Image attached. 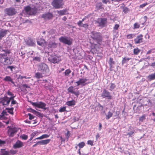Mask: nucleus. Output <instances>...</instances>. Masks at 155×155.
<instances>
[{"label":"nucleus","mask_w":155,"mask_h":155,"mask_svg":"<svg viewBox=\"0 0 155 155\" xmlns=\"http://www.w3.org/2000/svg\"><path fill=\"white\" fill-rule=\"evenodd\" d=\"M128 11V9L127 8H125L123 9V12L126 13Z\"/></svg>","instance_id":"60"},{"label":"nucleus","mask_w":155,"mask_h":155,"mask_svg":"<svg viewBox=\"0 0 155 155\" xmlns=\"http://www.w3.org/2000/svg\"><path fill=\"white\" fill-rule=\"evenodd\" d=\"M48 46L50 48H55L57 46V44L54 42H51L48 45Z\"/></svg>","instance_id":"33"},{"label":"nucleus","mask_w":155,"mask_h":155,"mask_svg":"<svg viewBox=\"0 0 155 155\" xmlns=\"http://www.w3.org/2000/svg\"><path fill=\"white\" fill-rule=\"evenodd\" d=\"M136 36V34H131L128 35L126 37L128 39H131L133 38Z\"/></svg>","instance_id":"32"},{"label":"nucleus","mask_w":155,"mask_h":155,"mask_svg":"<svg viewBox=\"0 0 155 155\" xmlns=\"http://www.w3.org/2000/svg\"><path fill=\"white\" fill-rule=\"evenodd\" d=\"M101 96L104 98H107L109 100L111 99L112 97L110 93L105 89L103 90L101 94Z\"/></svg>","instance_id":"13"},{"label":"nucleus","mask_w":155,"mask_h":155,"mask_svg":"<svg viewBox=\"0 0 155 155\" xmlns=\"http://www.w3.org/2000/svg\"><path fill=\"white\" fill-rule=\"evenodd\" d=\"M75 101L74 100L68 101L66 102V104L68 106H73L75 104Z\"/></svg>","instance_id":"23"},{"label":"nucleus","mask_w":155,"mask_h":155,"mask_svg":"<svg viewBox=\"0 0 155 155\" xmlns=\"http://www.w3.org/2000/svg\"><path fill=\"white\" fill-rule=\"evenodd\" d=\"M108 86H109V90L110 91H112L116 87L115 84L113 83H110Z\"/></svg>","instance_id":"28"},{"label":"nucleus","mask_w":155,"mask_h":155,"mask_svg":"<svg viewBox=\"0 0 155 155\" xmlns=\"http://www.w3.org/2000/svg\"><path fill=\"white\" fill-rule=\"evenodd\" d=\"M16 132V130L14 129H10L8 131V134L10 137H12Z\"/></svg>","instance_id":"20"},{"label":"nucleus","mask_w":155,"mask_h":155,"mask_svg":"<svg viewBox=\"0 0 155 155\" xmlns=\"http://www.w3.org/2000/svg\"><path fill=\"white\" fill-rule=\"evenodd\" d=\"M7 30L2 29L0 31V40L2 39V38L5 36L6 34Z\"/></svg>","instance_id":"21"},{"label":"nucleus","mask_w":155,"mask_h":155,"mask_svg":"<svg viewBox=\"0 0 155 155\" xmlns=\"http://www.w3.org/2000/svg\"><path fill=\"white\" fill-rule=\"evenodd\" d=\"M143 36L140 34L138 35L134 39V41L136 44H138L143 42Z\"/></svg>","instance_id":"14"},{"label":"nucleus","mask_w":155,"mask_h":155,"mask_svg":"<svg viewBox=\"0 0 155 155\" xmlns=\"http://www.w3.org/2000/svg\"><path fill=\"white\" fill-rule=\"evenodd\" d=\"M25 41L26 44L29 46H33L35 45L34 40L31 38H28Z\"/></svg>","instance_id":"16"},{"label":"nucleus","mask_w":155,"mask_h":155,"mask_svg":"<svg viewBox=\"0 0 155 155\" xmlns=\"http://www.w3.org/2000/svg\"><path fill=\"white\" fill-rule=\"evenodd\" d=\"M9 58L8 57H6L5 58H4V63L5 64H7L8 63L7 61H8Z\"/></svg>","instance_id":"54"},{"label":"nucleus","mask_w":155,"mask_h":155,"mask_svg":"<svg viewBox=\"0 0 155 155\" xmlns=\"http://www.w3.org/2000/svg\"><path fill=\"white\" fill-rule=\"evenodd\" d=\"M15 95L14 96H12L11 97L9 98V102H10L11 101L14 100V98L15 97Z\"/></svg>","instance_id":"56"},{"label":"nucleus","mask_w":155,"mask_h":155,"mask_svg":"<svg viewBox=\"0 0 155 155\" xmlns=\"http://www.w3.org/2000/svg\"><path fill=\"white\" fill-rule=\"evenodd\" d=\"M5 14L9 16H12L16 14V12L15 8H5L4 10Z\"/></svg>","instance_id":"8"},{"label":"nucleus","mask_w":155,"mask_h":155,"mask_svg":"<svg viewBox=\"0 0 155 155\" xmlns=\"http://www.w3.org/2000/svg\"><path fill=\"white\" fill-rule=\"evenodd\" d=\"M38 70L44 74L45 72L49 71V69L47 65L44 63H42L39 65Z\"/></svg>","instance_id":"5"},{"label":"nucleus","mask_w":155,"mask_h":155,"mask_svg":"<svg viewBox=\"0 0 155 155\" xmlns=\"http://www.w3.org/2000/svg\"><path fill=\"white\" fill-rule=\"evenodd\" d=\"M78 145L80 148H81L84 146L85 143L84 142H82L79 143Z\"/></svg>","instance_id":"43"},{"label":"nucleus","mask_w":155,"mask_h":155,"mask_svg":"<svg viewBox=\"0 0 155 155\" xmlns=\"http://www.w3.org/2000/svg\"><path fill=\"white\" fill-rule=\"evenodd\" d=\"M67 12V9H64L58 11L57 13L59 15H66Z\"/></svg>","instance_id":"22"},{"label":"nucleus","mask_w":155,"mask_h":155,"mask_svg":"<svg viewBox=\"0 0 155 155\" xmlns=\"http://www.w3.org/2000/svg\"><path fill=\"white\" fill-rule=\"evenodd\" d=\"M28 115L29 116V119L30 120H32L35 117L30 113L28 114Z\"/></svg>","instance_id":"47"},{"label":"nucleus","mask_w":155,"mask_h":155,"mask_svg":"<svg viewBox=\"0 0 155 155\" xmlns=\"http://www.w3.org/2000/svg\"><path fill=\"white\" fill-rule=\"evenodd\" d=\"M51 141V139H48L45 140H43L38 142L37 143L38 144L45 145L46 144L49 143Z\"/></svg>","instance_id":"19"},{"label":"nucleus","mask_w":155,"mask_h":155,"mask_svg":"<svg viewBox=\"0 0 155 155\" xmlns=\"http://www.w3.org/2000/svg\"><path fill=\"white\" fill-rule=\"evenodd\" d=\"M82 21H79L78 23L77 24L79 26H81L82 25Z\"/></svg>","instance_id":"58"},{"label":"nucleus","mask_w":155,"mask_h":155,"mask_svg":"<svg viewBox=\"0 0 155 155\" xmlns=\"http://www.w3.org/2000/svg\"><path fill=\"white\" fill-rule=\"evenodd\" d=\"M61 59L60 56L56 55H51V57L49 58V61L54 64L58 63Z\"/></svg>","instance_id":"9"},{"label":"nucleus","mask_w":155,"mask_h":155,"mask_svg":"<svg viewBox=\"0 0 155 155\" xmlns=\"http://www.w3.org/2000/svg\"><path fill=\"white\" fill-rule=\"evenodd\" d=\"M3 80L5 82H7L8 83L11 82L13 84H15V82L13 81L12 79L10 76H6Z\"/></svg>","instance_id":"18"},{"label":"nucleus","mask_w":155,"mask_h":155,"mask_svg":"<svg viewBox=\"0 0 155 155\" xmlns=\"http://www.w3.org/2000/svg\"><path fill=\"white\" fill-rule=\"evenodd\" d=\"M37 133L38 132L36 131L33 132L31 135V137L32 138H33Z\"/></svg>","instance_id":"53"},{"label":"nucleus","mask_w":155,"mask_h":155,"mask_svg":"<svg viewBox=\"0 0 155 155\" xmlns=\"http://www.w3.org/2000/svg\"><path fill=\"white\" fill-rule=\"evenodd\" d=\"M108 63L110 68H112L113 65L115 64V62L113 61V58L111 57H110L109 58Z\"/></svg>","instance_id":"26"},{"label":"nucleus","mask_w":155,"mask_h":155,"mask_svg":"<svg viewBox=\"0 0 155 155\" xmlns=\"http://www.w3.org/2000/svg\"><path fill=\"white\" fill-rule=\"evenodd\" d=\"M11 153L13 154H15L17 153V151L15 150H10Z\"/></svg>","instance_id":"61"},{"label":"nucleus","mask_w":155,"mask_h":155,"mask_svg":"<svg viewBox=\"0 0 155 155\" xmlns=\"http://www.w3.org/2000/svg\"><path fill=\"white\" fill-rule=\"evenodd\" d=\"M66 110V107H61L60 108V110H59V111L60 112H64Z\"/></svg>","instance_id":"46"},{"label":"nucleus","mask_w":155,"mask_h":155,"mask_svg":"<svg viewBox=\"0 0 155 155\" xmlns=\"http://www.w3.org/2000/svg\"><path fill=\"white\" fill-rule=\"evenodd\" d=\"M0 155H9L8 151L5 150V149H1V154Z\"/></svg>","instance_id":"29"},{"label":"nucleus","mask_w":155,"mask_h":155,"mask_svg":"<svg viewBox=\"0 0 155 155\" xmlns=\"http://www.w3.org/2000/svg\"><path fill=\"white\" fill-rule=\"evenodd\" d=\"M140 50L137 48L134 49V53L135 55H137L140 53Z\"/></svg>","instance_id":"40"},{"label":"nucleus","mask_w":155,"mask_h":155,"mask_svg":"<svg viewBox=\"0 0 155 155\" xmlns=\"http://www.w3.org/2000/svg\"><path fill=\"white\" fill-rule=\"evenodd\" d=\"M20 137L23 140H26L28 139V136L26 135L23 134L20 136Z\"/></svg>","instance_id":"41"},{"label":"nucleus","mask_w":155,"mask_h":155,"mask_svg":"<svg viewBox=\"0 0 155 155\" xmlns=\"http://www.w3.org/2000/svg\"><path fill=\"white\" fill-rule=\"evenodd\" d=\"M18 78H20V79H22L23 78H25L26 79V78H26L25 76H23L21 75H19L18 76Z\"/></svg>","instance_id":"59"},{"label":"nucleus","mask_w":155,"mask_h":155,"mask_svg":"<svg viewBox=\"0 0 155 155\" xmlns=\"http://www.w3.org/2000/svg\"><path fill=\"white\" fill-rule=\"evenodd\" d=\"M148 78L150 81L155 79V73L149 75L148 76Z\"/></svg>","instance_id":"31"},{"label":"nucleus","mask_w":155,"mask_h":155,"mask_svg":"<svg viewBox=\"0 0 155 155\" xmlns=\"http://www.w3.org/2000/svg\"><path fill=\"white\" fill-rule=\"evenodd\" d=\"M113 114V113L111 112L110 111L108 112L107 114H106V119L108 120L110 119L112 117Z\"/></svg>","instance_id":"30"},{"label":"nucleus","mask_w":155,"mask_h":155,"mask_svg":"<svg viewBox=\"0 0 155 155\" xmlns=\"http://www.w3.org/2000/svg\"><path fill=\"white\" fill-rule=\"evenodd\" d=\"M102 2L103 3L107 4V3H110V0H102Z\"/></svg>","instance_id":"50"},{"label":"nucleus","mask_w":155,"mask_h":155,"mask_svg":"<svg viewBox=\"0 0 155 155\" xmlns=\"http://www.w3.org/2000/svg\"><path fill=\"white\" fill-rule=\"evenodd\" d=\"M5 142L4 141H2L0 140V146H2V145L4 144Z\"/></svg>","instance_id":"64"},{"label":"nucleus","mask_w":155,"mask_h":155,"mask_svg":"<svg viewBox=\"0 0 155 155\" xmlns=\"http://www.w3.org/2000/svg\"><path fill=\"white\" fill-rule=\"evenodd\" d=\"M147 5V3H143L140 5V7L143 8L145 6Z\"/></svg>","instance_id":"57"},{"label":"nucleus","mask_w":155,"mask_h":155,"mask_svg":"<svg viewBox=\"0 0 155 155\" xmlns=\"http://www.w3.org/2000/svg\"><path fill=\"white\" fill-rule=\"evenodd\" d=\"M146 117V115L145 114L143 115L141 117H140L139 118V120L141 122H143L144 120Z\"/></svg>","instance_id":"39"},{"label":"nucleus","mask_w":155,"mask_h":155,"mask_svg":"<svg viewBox=\"0 0 155 155\" xmlns=\"http://www.w3.org/2000/svg\"><path fill=\"white\" fill-rule=\"evenodd\" d=\"M42 136L43 137V139L48 138L50 136V135L47 134H43Z\"/></svg>","instance_id":"51"},{"label":"nucleus","mask_w":155,"mask_h":155,"mask_svg":"<svg viewBox=\"0 0 155 155\" xmlns=\"http://www.w3.org/2000/svg\"><path fill=\"white\" fill-rule=\"evenodd\" d=\"M154 52H155V50L154 49H151L150 50L148 51L147 52V54H149L154 53Z\"/></svg>","instance_id":"45"},{"label":"nucleus","mask_w":155,"mask_h":155,"mask_svg":"<svg viewBox=\"0 0 155 155\" xmlns=\"http://www.w3.org/2000/svg\"><path fill=\"white\" fill-rule=\"evenodd\" d=\"M31 104L34 107L45 110L46 109V108L45 107L46 106V104L44 103L41 102H31Z\"/></svg>","instance_id":"6"},{"label":"nucleus","mask_w":155,"mask_h":155,"mask_svg":"<svg viewBox=\"0 0 155 155\" xmlns=\"http://www.w3.org/2000/svg\"><path fill=\"white\" fill-rule=\"evenodd\" d=\"M25 9L26 12L29 15H34L37 13V8L35 6L31 7L28 6L25 8Z\"/></svg>","instance_id":"2"},{"label":"nucleus","mask_w":155,"mask_h":155,"mask_svg":"<svg viewBox=\"0 0 155 155\" xmlns=\"http://www.w3.org/2000/svg\"><path fill=\"white\" fill-rule=\"evenodd\" d=\"M134 29L138 28L140 27V25L137 23H135L134 25Z\"/></svg>","instance_id":"44"},{"label":"nucleus","mask_w":155,"mask_h":155,"mask_svg":"<svg viewBox=\"0 0 155 155\" xmlns=\"http://www.w3.org/2000/svg\"><path fill=\"white\" fill-rule=\"evenodd\" d=\"M22 86L24 87L25 88H30V87L28 85L26 84H22Z\"/></svg>","instance_id":"63"},{"label":"nucleus","mask_w":155,"mask_h":155,"mask_svg":"<svg viewBox=\"0 0 155 155\" xmlns=\"http://www.w3.org/2000/svg\"><path fill=\"white\" fill-rule=\"evenodd\" d=\"M13 109L14 108L13 107H12L10 108H6V110L7 111V112L12 115L13 114Z\"/></svg>","instance_id":"34"},{"label":"nucleus","mask_w":155,"mask_h":155,"mask_svg":"<svg viewBox=\"0 0 155 155\" xmlns=\"http://www.w3.org/2000/svg\"><path fill=\"white\" fill-rule=\"evenodd\" d=\"M87 144L92 146L94 145L93 142L91 140H89L87 141Z\"/></svg>","instance_id":"49"},{"label":"nucleus","mask_w":155,"mask_h":155,"mask_svg":"<svg viewBox=\"0 0 155 155\" xmlns=\"http://www.w3.org/2000/svg\"><path fill=\"white\" fill-rule=\"evenodd\" d=\"M37 42L38 45L42 47L44 45L45 41L44 40H42L41 41H38Z\"/></svg>","instance_id":"37"},{"label":"nucleus","mask_w":155,"mask_h":155,"mask_svg":"<svg viewBox=\"0 0 155 155\" xmlns=\"http://www.w3.org/2000/svg\"><path fill=\"white\" fill-rule=\"evenodd\" d=\"M78 90V88H74V87L71 86L68 88L67 90L68 92L74 94L78 97L80 94L79 91Z\"/></svg>","instance_id":"7"},{"label":"nucleus","mask_w":155,"mask_h":155,"mask_svg":"<svg viewBox=\"0 0 155 155\" xmlns=\"http://www.w3.org/2000/svg\"><path fill=\"white\" fill-rule=\"evenodd\" d=\"M119 27V25L118 24H116L114 26V30H118V29Z\"/></svg>","instance_id":"48"},{"label":"nucleus","mask_w":155,"mask_h":155,"mask_svg":"<svg viewBox=\"0 0 155 155\" xmlns=\"http://www.w3.org/2000/svg\"><path fill=\"white\" fill-rule=\"evenodd\" d=\"M87 80V78H80L79 79V80L76 82L75 83L77 84V86L81 85V86L83 87L87 84L86 82Z\"/></svg>","instance_id":"10"},{"label":"nucleus","mask_w":155,"mask_h":155,"mask_svg":"<svg viewBox=\"0 0 155 155\" xmlns=\"http://www.w3.org/2000/svg\"><path fill=\"white\" fill-rule=\"evenodd\" d=\"M9 103V97L7 96L0 98V104L3 105H8Z\"/></svg>","instance_id":"12"},{"label":"nucleus","mask_w":155,"mask_h":155,"mask_svg":"<svg viewBox=\"0 0 155 155\" xmlns=\"http://www.w3.org/2000/svg\"><path fill=\"white\" fill-rule=\"evenodd\" d=\"M7 94L9 96H12L14 95L9 90L8 91Z\"/></svg>","instance_id":"52"},{"label":"nucleus","mask_w":155,"mask_h":155,"mask_svg":"<svg viewBox=\"0 0 155 155\" xmlns=\"http://www.w3.org/2000/svg\"><path fill=\"white\" fill-rule=\"evenodd\" d=\"M6 109L5 110H4L0 115V117L2 119L4 118L5 116H7L8 115Z\"/></svg>","instance_id":"25"},{"label":"nucleus","mask_w":155,"mask_h":155,"mask_svg":"<svg viewBox=\"0 0 155 155\" xmlns=\"http://www.w3.org/2000/svg\"><path fill=\"white\" fill-rule=\"evenodd\" d=\"M63 4L62 0H54L51 3L52 5L56 9L62 8Z\"/></svg>","instance_id":"4"},{"label":"nucleus","mask_w":155,"mask_h":155,"mask_svg":"<svg viewBox=\"0 0 155 155\" xmlns=\"http://www.w3.org/2000/svg\"><path fill=\"white\" fill-rule=\"evenodd\" d=\"M96 7L97 9H101L103 8L101 2L97 3L96 5Z\"/></svg>","instance_id":"36"},{"label":"nucleus","mask_w":155,"mask_h":155,"mask_svg":"<svg viewBox=\"0 0 155 155\" xmlns=\"http://www.w3.org/2000/svg\"><path fill=\"white\" fill-rule=\"evenodd\" d=\"M23 145V143L19 140H17L13 146L14 148H19L22 147Z\"/></svg>","instance_id":"17"},{"label":"nucleus","mask_w":155,"mask_h":155,"mask_svg":"<svg viewBox=\"0 0 155 155\" xmlns=\"http://www.w3.org/2000/svg\"><path fill=\"white\" fill-rule=\"evenodd\" d=\"M14 68L13 67V66H8L7 68H6V69H8V68H9L10 69L11 71H12V69L13 68Z\"/></svg>","instance_id":"62"},{"label":"nucleus","mask_w":155,"mask_h":155,"mask_svg":"<svg viewBox=\"0 0 155 155\" xmlns=\"http://www.w3.org/2000/svg\"><path fill=\"white\" fill-rule=\"evenodd\" d=\"M123 59L122 61V64L123 65L124 64L127 63L129 60L131 59V58H128L126 57L123 58Z\"/></svg>","instance_id":"24"},{"label":"nucleus","mask_w":155,"mask_h":155,"mask_svg":"<svg viewBox=\"0 0 155 155\" xmlns=\"http://www.w3.org/2000/svg\"><path fill=\"white\" fill-rule=\"evenodd\" d=\"M60 42L69 45L72 44V40L70 37L67 36H61L59 39Z\"/></svg>","instance_id":"3"},{"label":"nucleus","mask_w":155,"mask_h":155,"mask_svg":"<svg viewBox=\"0 0 155 155\" xmlns=\"http://www.w3.org/2000/svg\"><path fill=\"white\" fill-rule=\"evenodd\" d=\"M32 58L34 62H39L41 60V58L39 56L33 57Z\"/></svg>","instance_id":"27"},{"label":"nucleus","mask_w":155,"mask_h":155,"mask_svg":"<svg viewBox=\"0 0 155 155\" xmlns=\"http://www.w3.org/2000/svg\"><path fill=\"white\" fill-rule=\"evenodd\" d=\"M71 71L69 69L66 70L64 72L65 76H68L71 73Z\"/></svg>","instance_id":"42"},{"label":"nucleus","mask_w":155,"mask_h":155,"mask_svg":"<svg viewBox=\"0 0 155 155\" xmlns=\"http://www.w3.org/2000/svg\"><path fill=\"white\" fill-rule=\"evenodd\" d=\"M35 77L37 78H42L43 77L42 74L40 72H37L35 75Z\"/></svg>","instance_id":"38"},{"label":"nucleus","mask_w":155,"mask_h":155,"mask_svg":"<svg viewBox=\"0 0 155 155\" xmlns=\"http://www.w3.org/2000/svg\"><path fill=\"white\" fill-rule=\"evenodd\" d=\"M97 22L99 26L104 27L107 23V19L106 18H99L97 19Z\"/></svg>","instance_id":"11"},{"label":"nucleus","mask_w":155,"mask_h":155,"mask_svg":"<svg viewBox=\"0 0 155 155\" xmlns=\"http://www.w3.org/2000/svg\"><path fill=\"white\" fill-rule=\"evenodd\" d=\"M134 133V131H132L128 133L127 134V135H129V136H131Z\"/></svg>","instance_id":"55"},{"label":"nucleus","mask_w":155,"mask_h":155,"mask_svg":"<svg viewBox=\"0 0 155 155\" xmlns=\"http://www.w3.org/2000/svg\"><path fill=\"white\" fill-rule=\"evenodd\" d=\"M91 37L93 40L98 44H99L102 40V37L101 33L96 31H92L91 33Z\"/></svg>","instance_id":"1"},{"label":"nucleus","mask_w":155,"mask_h":155,"mask_svg":"<svg viewBox=\"0 0 155 155\" xmlns=\"http://www.w3.org/2000/svg\"><path fill=\"white\" fill-rule=\"evenodd\" d=\"M53 17V15L52 14L50 13H45L43 14L42 17L44 18L45 20L50 19H51Z\"/></svg>","instance_id":"15"},{"label":"nucleus","mask_w":155,"mask_h":155,"mask_svg":"<svg viewBox=\"0 0 155 155\" xmlns=\"http://www.w3.org/2000/svg\"><path fill=\"white\" fill-rule=\"evenodd\" d=\"M114 38H117L118 35V31L117 30H113V31Z\"/></svg>","instance_id":"35"}]
</instances>
